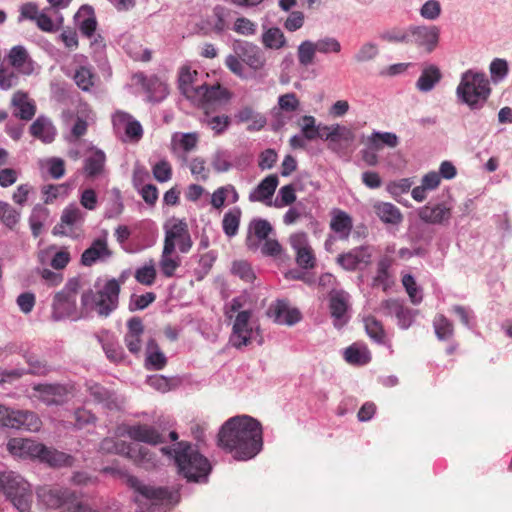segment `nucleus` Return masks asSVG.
Listing matches in <instances>:
<instances>
[{
    "label": "nucleus",
    "mask_w": 512,
    "mask_h": 512,
    "mask_svg": "<svg viewBox=\"0 0 512 512\" xmlns=\"http://www.w3.org/2000/svg\"><path fill=\"white\" fill-rule=\"evenodd\" d=\"M217 444L220 448H262V425L248 415L231 417L221 426Z\"/></svg>",
    "instance_id": "1"
},
{
    "label": "nucleus",
    "mask_w": 512,
    "mask_h": 512,
    "mask_svg": "<svg viewBox=\"0 0 512 512\" xmlns=\"http://www.w3.org/2000/svg\"><path fill=\"white\" fill-rule=\"evenodd\" d=\"M199 73L190 67L180 69L178 87L181 93L195 106L204 105L205 99L225 100L228 98V89L220 84L208 85L199 82Z\"/></svg>",
    "instance_id": "2"
},
{
    "label": "nucleus",
    "mask_w": 512,
    "mask_h": 512,
    "mask_svg": "<svg viewBox=\"0 0 512 512\" xmlns=\"http://www.w3.org/2000/svg\"><path fill=\"white\" fill-rule=\"evenodd\" d=\"M124 281L117 279L107 280L102 287L96 290L89 289L81 295V312L82 314L90 311H96L100 317H108L119 304V294L121 284Z\"/></svg>",
    "instance_id": "3"
},
{
    "label": "nucleus",
    "mask_w": 512,
    "mask_h": 512,
    "mask_svg": "<svg viewBox=\"0 0 512 512\" xmlns=\"http://www.w3.org/2000/svg\"><path fill=\"white\" fill-rule=\"evenodd\" d=\"M162 457L174 459L178 471L188 481L205 479L211 469L210 463L199 450H160Z\"/></svg>",
    "instance_id": "4"
},
{
    "label": "nucleus",
    "mask_w": 512,
    "mask_h": 512,
    "mask_svg": "<svg viewBox=\"0 0 512 512\" xmlns=\"http://www.w3.org/2000/svg\"><path fill=\"white\" fill-rule=\"evenodd\" d=\"M456 92L463 103L471 109H477L488 99L490 83L484 73L469 70L462 75Z\"/></svg>",
    "instance_id": "5"
},
{
    "label": "nucleus",
    "mask_w": 512,
    "mask_h": 512,
    "mask_svg": "<svg viewBox=\"0 0 512 512\" xmlns=\"http://www.w3.org/2000/svg\"><path fill=\"white\" fill-rule=\"evenodd\" d=\"M3 491L13 505L21 512L30 509L32 492L30 485L13 472L0 473V492Z\"/></svg>",
    "instance_id": "6"
},
{
    "label": "nucleus",
    "mask_w": 512,
    "mask_h": 512,
    "mask_svg": "<svg viewBox=\"0 0 512 512\" xmlns=\"http://www.w3.org/2000/svg\"><path fill=\"white\" fill-rule=\"evenodd\" d=\"M80 289V280L76 277L67 281L65 286L55 293L52 301V318L59 321L65 318H76V298Z\"/></svg>",
    "instance_id": "7"
},
{
    "label": "nucleus",
    "mask_w": 512,
    "mask_h": 512,
    "mask_svg": "<svg viewBox=\"0 0 512 512\" xmlns=\"http://www.w3.org/2000/svg\"><path fill=\"white\" fill-rule=\"evenodd\" d=\"M0 425L35 432L41 428L42 422L32 411L15 410L0 404Z\"/></svg>",
    "instance_id": "8"
},
{
    "label": "nucleus",
    "mask_w": 512,
    "mask_h": 512,
    "mask_svg": "<svg viewBox=\"0 0 512 512\" xmlns=\"http://www.w3.org/2000/svg\"><path fill=\"white\" fill-rule=\"evenodd\" d=\"M178 244L182 253H187L192 247V240L187 223L183 220H172L165 225L164 246L166 253H173Z\"/></svg>",
    "instance_id": "9"
},
{
    "label": "nucleus",
    "mask_w": 512,
    "mask_h": 512,
    "mask_svg": "<svg viewBox=\"0 0 512 512\" xmlns=\"http://www.w3.org/2000/svg\"><path fill=\"white\" fill-rule=\"evenodd\" d=\"M127 485L154 505L171 504L178 501V492L167 487H155L143 484L137 477L128 476Z\"/></svg>",
    "instance_id": "10"
},
{
    "label": "nucleus",
    "mask_w": 512,
    "mask_h": 512,
    "mask_svg": "<svg viewBox=\"0 0 512 512\" xmlns=\"http://www.w3.org/2000/svg\"><path fill=\"white\" fill-rule=\"evenodd\" d=\"M231 93L228 91V98L225 100L205 99L204 105H196L203 110L202 124L209 127L216 135L222 134L230 125V118L227 115H213L218 107L229 102Z\"/></svg>",
    "instance_id": "11"
},
{
    "label": "nucleus",
    "mask_w": 512,
    "mask_h": 512,
    "mask_svg": "<svg viewBox=\"0 0 512 512\" xmlns=\"http://www.w3.org/2000/svg\"><path fill=\"white\" fill-rule=\"evenodd\" d=\"M117 435L127 436L134 441L152 446L166 443L164 435L153 426L147 424H123L118 427Z\"/></svg>",
    "instance_id": "12"
},
{
    "label": "nucleus",
    "mask_w": 512,
    "mask_h": 512,
    "mask_svg": "<svg viewBox=\"0 0 512 512\" xmlns=\"http://www.w3.org/2000/svg\"><path fill=\"white\" fill-rule=\"evenodd\" d=\"M22 459L38 460L51 467L71 466L73 458L61 450H9Z\"/></svg>",
    "instance_id": "13"
},
{
    "label": "nucleus",
    "mask_w": 512,
    "mask_h": 512,
    "mask_svg": "<svg viewBox=\"0 0 512 512\" xmlns=\"http://www.w3.org/2000/svg\"><path fill=\"white\" fill-rule=\"evenodd\" d=\"M251 312L239 311L232 328L230 343L235 348H242L251 343L253 329L250 325Z\"/></svg>",
    "instance_id": "14"
},
{
    "label": "nucleus",
    "mask_w": 512,
    "mask_h": 512,
    "mask_svg": "<svg viewBox=\"0 0 512 512\" xmlns=\"http://www.w3.org/2000/svg\"><path fill=\"white\" fill-rule=\"evenodd\" d=\"M410 43L431 53L438 45L440 30L437 26H413L409 28Z\"/></svg>",
    "instance_id": "15"
},
{
    "label": "nucleus",
    "mask_w": 512,
    "mask_h": 512,
    "mask_svg": "<svg viewBox=\"0 0 512 512\" xmlns=\"http://www.w3.org/2000/svg\"><path fill=\"white\" fill-rule=\"evenodd\" d=\"M234 51L242 62L255 72L262 70L266 65L265 54L257 45L237 42Z\"/></svg>",
    "instance_id": "16"
},
{
    "label": "nucleus",
    "mask_w": 512,
    "mask_h": 512,
    "mask_svg": "<svg viewBox=\"0 0 512 512\" xmlns=\"http://www.w3.org/2000/svg\"><path fill=\"white\" fill-rule=\"evenodd\" d=\"M38 398L47 405H60L68 401L72 386L62 384H39L34 387Z\"/></svg>",
    "instance_id": "17"
},
{
    "label": "nucleus",
    "mask_w": 512,
    "mask_h": 512,
    "mask_svg": "<svg viewBox=\"0 0 512 512\" xmlns=\"http://www.w3.org/2000/svg\"><path fill=\"white\" fill-rule=\"evenodd\" d=\"M292 248L296 251V262L304 269H312L316 258L312 248L308 245L307 235L304 232L296 233L290 237Z\"/></svg>",
    "instance_id": "18"
},
{
    "label": "nucleus",
    "mask_w": 512,
    "mask_h": 512,
    "mask_svg": "<svg viewBox=\"0 0 512 512\" xmlns=\"http://www.w3.org/2000/svg\"><path fill=\"white\" fill-rule=\"evenodd\" d=\"M451 210V207L446 203L427 204L417 210V215L424 223L441 225L450 220Z\"/></svg>",
    "instance_id": "19"
},
{
    "label": "nucleus",
    "mask_w": 512,
    "mask_h": 512,
    "mask_svg": "<svg viewBox=\"0 0 512 512\" xmlns=\"http://www.w3.org/2000/svg\"><path fill=\"white\" fill-rule=\"evenodd\" d=\"M86 387L94 401L103 404L109 410H119L121 408L123 400L114 392L93 381L87 382Z\"/></svg>",
    "instance_id": "20"
},
{
    "label": "nucleus",
    "mask_w": 512,
    "mask_h": 512,
    "mask_svg": "<svg viewBox=\"0 0 512 512\" xmlns=\"http://www.w3.org/2000/svg\"><path fill=\"white\" fill-rule=\"evenodd\" d=\"M268 315L274 322L286 325H293L301 319L300 312L295 308H290L288 303L283 300H278L275 304L271 305Z\"/></svg>",
    "instance_id": "21"
},
{
    "label": "nucleus",
    "mask_w": 512,
    "mask_h": 512,
    "mask_svg": "<svg viewBox=\"0 0 512 512\" xmlns=\"http://www.w3.org/2000/svg\"><path fill=\"white\" fill-rule=\"evenodd\" d=\"M273 231V227L269 221L265 219H254L249 224V233L246 244L249 249L256 250L261 241L268 239L269 234Z\"/></svg>",
    "instance_id": "22"
},
{
    "label": "nucleus",
    "mask_w": 512,
    "mask_h": 512,
    "mask_svg": "<svg viewBox=\"0 0 512 512\" xmlns=\"http://www.w3.org/2000/svg\"><path fill=\"white\" fill-rule=\"evenodd\" d=\"M324 130L328 131L325 136V141L329 142L328 147L334 151L337 150L339 143H344L345 146H349L355 140V133L351 128L346 126L339 124L331 126L324 125Z\"/></svg>",
    "instance_id": "23"
},
{
    "label": "nucleus",
    "mask_w": 512,
    "mask_h": 512,
    "mask_svg": "<svg viewBox=\"0 0 512 512\" xmlns=\"http://www.w3.org/2000/svg\"><path fill=\"white\" fill-rule=\"evenodd\" d=\"M11 104L16 109L14 112L16 117L29 121L35 116L36 105L26 92H15L12 96Z\"/></svg>",
    "instance_id": "24"
},
{
    "label": "nucleus",
    "mask_w": 512,
    "mask_h": 512,
    "mask_svg": "<svg viewBox=\"0 0 512 512\" xmlns=\"http://www.w3.org/2000/svg\"><path fill=\"white\" fill-rule=\"evenodd\" d=\"M278 184H279V179L276 174L268 175L249 194V200L251 202H263V203L271 200Z\"/></svg>",
    "instance_id": "25"
},
{
    "label": "nucleus",
    "mask_w": 512,
    "mask_h": 512,
    "mask_svg": "<svg viewBox=\"0 0 512 512\" xmlns=\"http://www.w3.org/2000/svg\"><path fill=\"white\" fill-rule=\"evenodd\" d=\"M331 316L334 318V326L341 328L346 322L345 315L348 310V294L335 292L329 299Z\"/></svg>",
    "instance_id": "26"
},
{
    "label": "nucleus",
    "mask_w": 512,
    "mask_h": 512,
    "mask_svg": "<svg viewBox=\"0 0 512 512\" xmlns=\"http://www.w3.org/2000/svg\"><path fill=\"white\" fill-rule=\"evenodd\" d=\"M127 328L125 344L131 353L136 354L141 350V336L144 333L142 320L138 317L131 318L127 323Z\"/></svg>",
    "instance_id": "27"
},
{
    "label": "nucleus",
    "mask_w": 512,
    "mask_h": 512,
    "mask_svg": "<svg viewBox=\"0 0 512 512\" xmlns=\"http://www.w3.org/2000/svg\"><path fill=\"white\" fill-rule=\"evenodd\" d=\"M113 123L115 126L125 125V134L131 140L139 141L143 136L140 122L134 120L129 113L117 111L113 116Z\"/></svg>",
    "instance_id": "28"
},
{
    "label": "nucleus",
    "mask_w": 512,
    "mask_h": 512,
    "mask_svg": "<svg viewBox=\"0 0 512 512\" xmlns=\"http://www.w3.org/2000/svg\"><path fill=\"white\" fill-rule=\"evenodd\" d=\"M126 451V456L131 459L135 465L145 470L155 469L160 459L154 450H120Z\"/></svg>",
    "instance_id": "29"
},
{
    "label": "nucleus",
    "mask_w": 512,
    "mask_h": 512,
    "mask_svg": "<svg viewBox=\"0 0 512 512\" xmlns=\"http://www.w3.org/2000/svg\"><path fill=\"white\" fill-rule=\"evenodd\" d=\"M353 228L352 218L348 213L340 209L332 212L330 221V229L339 235L341 239H347Z\"/></svg>",
    "instance_id": "30"
},
{
    "label": "nucleus",
    "mask_w": 512,
    "mask_h": 512,
    "mask_svg": "<svg viewBox=\"0 0 512 512\" xmlns=\"http://www.w3.org/2000/svg\"><path fill=\"white\" fill-rule=\"evenodd\" d=\"M7 59L10 67L19 72L29 74L32 70L29 54L21 45L12 47L8 53Z\"/></svg>",
    "instance_id": "31"
},
{
    "label": "nucleus",
    "mask_w": 512,
    "mask_h": 512,
    "mask_svg": "<svg viewBox=\"0 0 512 512\" xmlns=\"http://www.w3.org/2000/svg\"><path fill=\"white\" fill-rule=\"evenodd\" d=\"M30 133L44 143H51L55 138L56 130L48 118L39 116L31 124Z\"/></svg>",
    "instance_id": "32"
},
{
    "label": "nucleus",
    "mask_w": 512,
    "mask_h": 512,
    "mask_svg": "<svg viewBox=\"0 0 512 512\" xmlns=\"http://www.w3.org/2000/svg\"><path fill=\"white\" fill-rule=\"evenodd\" d=\"M375 214L386 224L398 225L403 220L400 209L389 202H376L373 205Z\"/></svg>",
    "instance_id": "33"
},
{
    "label": "nucleus",
    "mask_w": 512,
    "mask_h": 512,
    "mask_svg": "<svg viewBox=\"0 0 512 512\" xmlns=\"http://www.w3.org/2000/svg\"><path fill=\"white\" fill-rule=\"evenodd\" d=\"M370 254L363 247L355 248L337 257V263L346 270H355L360 263H368Z\"/></svg>",
    "instance_id": "34"
},
{
    "label": "nucleus",
    "mask_w": 512,
    "mask_h": 512,
    "mask_svg": "<svg viewBox=\"0 0 512 512\" xmlns=\"http://www.w3.org/2000/svg\"><path fill=\"white\" fill-rule=\"evenodd\" d=\"M235 117L238 122L249 123L247 129L250 131H258L266 124L265 117L249 106L240 109Z\"/></svg>",
    "instance_id": "35"
},
{
    "label": "nucleus",
    "mask_w": 512,
    "mask_h": 512,
    "mask_svg": "<svg viewBox=\"0 0 512 512\" xmlns=\"http://www.w3.org/2000/svg\"><path fill=\"white\" fill-rule=\"evenodd\" d=\"M111 252L108 249L105 239H96L92 245L86 249L82 256L81 262L85 266H91L102 256H110Z\"/></svg>",
    "instance_id": "36"
},
{
    "label": "nucleus",
    "mask_w": 512,
    "mask_h": 512,
    "mask_svg": "<svg viewBox=\"0 0 512 512\" xmlns=\"http://www.w3.org/2000/svg\"><path fill=\"white\" fill-rule=\"evenodd\" d=\"M106 162V155L101 150L92 152L84 161V172L88 178H95L102 174Z\"/></svg>",
    "instance_id": "37"
},
{
    "label": "nucleus",
    "mask_w": 512,
    "mask_h": 512,
    "mask_svg": "<svg viewBox=\"0 0 512 512\" xmlns=\"http://www.w3.org/2000/svg\"><path fill=\"white\" fill-rule=\"evenodd\" d=\"M367 144L372 150H382L385 146L395 148L399 144L398 136L392 132H373L367 138Z\"/></svg>",
    "instance_id": "38"
},
{
    "label": "nucleus",
    "mask_w": 512,
    "mask_h": 512,
    "mask_svg": "<svg viewBox=\"0 0 512 512\" xmlns=\"http://www.w3.org/2000/svg\"><path fill=\"white\" fill-rule=\"evenodd\" d=\"M345 360L352 365H365L371 360V353L365 345L354 343L344 352Z\"/></svg>",
    "instance_id": "39"
},
{
    "label": "nucleus",
    "mask_w": 512,
    "mask_h": 512,
    "mask_svg": "<svg viewBox=\"0 0 512 512\" xmlns=\"http://www.w3.org/2000/svg\"><path fill=\"white\" fill-rule=\"evenodd\" d=\"M441 80V72L435 65L423 69L417 80L416 86L420 91L428 92L433 89L436 83Z\"/></svg>",
    "instance_id": "40"
},
{
    "label": "nucleus",
    "mask_w": 512,
    "mask_h": 512,
    "mask_svg": "<svg viewBox=\"0 0 512 512\" xmlns=\"http://www.w3.org/2000/svg\"><path fill=\"white\" fill-rule=\"evenodd\" d=\"M241 215L242 212L239 207H234L224 214L222 228L226 236L233 237L238 233Z\"/></svg>",
    "instance_id": "41"
},
{
    "label": "nucleus",
    "mask_w": 512,
    "mask_h": 512,
    "mask_svg": "<svg viewBox=\"0 0 512 512\" xmlns=\"http://www.w3.org/2000/svg\"><path fill=\"white\" fill-rule=\"evenodd\" d=\"M364 327L367 335L378 344H386V333L382 323L374 316L364 318Z\"/></svg>",
    "instance_id": "42"
},
{
    "label": "nucleus",
    "mask_w": 512,
    "mask_h": 512,
    "mask_svg": "<svg viewBox=\"0 0 512 512\" xmlns=\"http://www.w3.org/2000/svg\"><path fill=\"white\" fill-rule=\"evenodd\" d=\"M20 72L10 66L0 65V90H11L18 86Z\"/></svg>",
    "instance_id": "43"
},
{
    "label": "nucleus",
    "mask_w": 512,
    "mask_h": 512,
    "mask_svg": "<svg viewBox=\"0 0 512 512\" xmlns=\"http://www.w3.org/2000/svg\"><path fill=\"white\" fill-rule=\"evenodd\" d=\"M262 42L265 47L278 50L285 46L286 38L279 28L273 27L263 34Z\"/></svg>",
    "instance_id": "44"
},
{
    "label": "nucleus",
    "mask_w": 512,
    "mask_h": 512,
    "mask_svg": "<svg viewBox=\"0 0 512 512\" xmlns=\"http://www.w3.org/2000/svg\"><path fill=\"white\" fill-rule=\"evenodd\" d=\"M316 47L314 42L305 40L303 41L297 49V57L299 64L301 66L307 67L314 62V58L316 55Z\"/></svg>",
    "instance_id": "45"
},
{
    "label": "nucleus",
    "mask_w": 512,
    "mask_h": 512,
    "mask_svg": "<svg viewBox=\"0 0 512 512\" xmlns=\"http://www.w3.org/2000/svg\"><path fill=\"white\" fill-rule=\"evenodd\" d=\"M172 254L173 253H166L165 248H163L159 262L160 270L162 274L167 278L174 276L175 271L181 264L180 258L178 256L173 258Z\"/></svg>",
    "instance_id": "46"
},
{
    "label": "nucleus",
    "mask_w": 512,
    "mask_h": 512,
    "mask_svg": "<svg viewBox=\"0 0 512 512\" xmlns=\"http://www.w3.org/2000/svg\"><path fill=\"white\" fill-rule=\"evenodd\" d=\"M23 357L29 365V369L26 370L27 374L45 375L49 371L46 361L38 355L27 352Z\"/></svg>",
    "instance_id": "47"
},
{
    "label": "nucleus",
    "mask_w": 512,
    "mask_h": 512,
    "mask_svg": "<svg viewBox=\"0 0 512 512\" xmlns=\"http://www.w3.org/2000/svg\"><path fill=\"white\" fill-rule=\"evenodd\" d=\"M76 85L83 91H89L94 86L95 75L87 67L78 68L73 76Z\"/></svg>",
    "instance_id": "48"
},
{
    "label": "nucleus",
    "mask_w": 512,
    "mask_h": 512,
    "mask_svg": "<svg viewBox=\"0 0 512 512\" xmlns=\"http://www.w3.org/2000/svg\"><path fill=\"white\" fill-rule=\"evenodd\" d=\"M392 265V260L388 257L381 259L377 264V274L374 277V285L382 286L385 290L388 287V279L390 277L389 268Z\"/></svg>",
    "instance_id": "49"
},
{
    "label": "nucleus",
    "mask_w": 512,
    "mask_h": 512,
    "mask_svg": "<svg viewBox=\"0 0 512 512\" xmlns=\"http://www.w3.org/2000/svg\"><path fill=\"white\" fill-rule=\"evenodd\" d=\"M410 36L409 29L392 28L382 32L379 37L386 42L409 44L411 41Z\"/></svg>",
    "instance_id": "50"
},
{
    "label": "nucleus",
    "mask_w": 512,
    "mask_h": 512,
    "mask_svg": "<svg viewBox=\"0 0 512 512\" xmlns=\"http://www.w3.org/2000/svg\"><path fill=\"white\" fill-rule=\"evenodd\" d=\"M134 277L136 281L142 285H153L156 279V269L154 264L151 262L149 265L138 268L135 271Z\"/></svg>",
    "instance_id": "51"
},
{
    "label": "nucleus",
    "mask_w": 512,
    "mask_h": 512,
    "mask_svg": "<svg viewBox=\"0 0 512 512\" xmlns=\"http://www.w3.org/2000/svg\"><path fill=\"white\" fill-rule=\"evenodd\" d=\"M301 121V131L303 137L309 141L316 139L319 135V127L321 124L316 125V119L311 115L303 116Z\"/></svg>",
    "instance_id": "52"
},
{
    "label": "nucleus",
    "mask_w": 512,
    "mask_h": 512,
    "mask_svg": "<svg viewBox=\"0 0 512 512\" xmlns=\"http://www.w3.org/2000/svg\"><path fill=\"white\" fill-rule=\"evenodd\" d=\"M434 328L440 340L448 339L453 335V324L443 315H439L434 319Z\"/></svg>",
    "instance_id": "53"
},
{
    "label": "nucleus",
    "mask_w": 512,
    "mask_h": 512,
    "mask_svg": "<svg viewBox=\"0 0 512 512\" xmlns=\"http://www.w3.org/2000/svg\"><path fill=\"white\" fill-rule=\"evenodd\" d=\"M380 310L388 316L395 315L397 318H401L402 315L408 314V309L404 308L403 305L395 299H388L381 303Z\"/></svg>",
    "instance_id": "54"
},
{
    "label": "nucleus",
    "mask_w": 512,
    "mask_h": 512,
    "mask_svg": "<svg viewBox=\"0 0 512 512\" xmlns=\"http://www.w3.org/2000/svg\"><path fill=\"white\" fill-rule=\"evenodd\" d=\"M0 220L7 227L12 228L19 220V213L8 203L0 202Z\"/></svg>",
    "instance_id": "55"
},
{
    "label": "nucleus",
    "mask_w": 512,
    "mask_h": 512,
    "mask_svg": "<svg viewBox=\"0 0 512 512\" xmlns=\"http://www.w3.org/2000/svg\"><path fill=\"white\" fill-rule=\"evenodd\" d=\"M189 168L191 174L195 177L196 180L206 181L209 178L210 171L206 167L205 160L196 157L193 158L189 164Z\"/></svg>",
    "instance_id": "56"
},
{
    "label": "nucleus",
    "mask_w": 512,
    "mask_h": 512,
    "mask_svg": "<svg viewBox=\"0 0 512 512\" xmlns=\"http://www.w3.org/2000/svg\"><path fill=\"white\" fill-rule=\"evenodd\" d=\"M232 273L245 282H252L255 278L251 265L242 260L233 263Z\"/></svg>",
    "instance_id": "57"
},
{
    "label": "nucleus",
    "mask_w": 512,
    "mask_h": 512,
    "mask_svg": "<svg viewBox=\"0 0 512 512\" xmlns=\"http://www.w3.org/2000/svg\"><path fill=\"white\" fill-rule=\"evenodd\" d=\"M156 299V294L153 292H146L142 295H133L130 303V310H144Z\"/></svg>",
    "instance_id": "58"
},
{
    "label": "nucleus",
    "mask_w": 512,
    "mask_h": 512,
    "mask_svg": "<svg viewBox=\"0 0 512 512\" xmlns=\"http://www.w3.org/2000/svg\"><path fill=\"white\" fill-rule=\"evenodd\" d=\"M278 106L284 112H294L299 108L300 102L296 94L290 92L279 96Z\"/></svg>",
    "instance_id": "59"
},
{
    "label": "nucleus",
    "mask_w": 512,
    "mask_h": 512,
    "mask_svg": "<svg viewBox=\"0 0 512 512\" xmlns=\"http://www.w3.org/2000/svg\"><path fill=\"white\" fill-rule=\"evenodd\" d=\"M153 176L159 182H167L172 177V167L166 160H161L153 166Z\"/></svg>",
    "instance_id": "60"
},
{
    "label": "nucleus",
    "mask_w": 512,
    "mask_h": 512,
    "mask_svg": "<svg viewBox=\"0 0 512 512\" xmlns=\"http://www.w3.org/2000/svg\"><path fill=\"white\" fill-rule=\"evenodd\" d=\"M378 55V47L373 43H365L355 54L354 59L358 63L373 60Z\"/></svg>",
    "instance_id": "61"
},
{
    "label": "nucleus",
    "mask_w": 512,
    "mask_h": 512,
    "mask_svg": "<svg viewBox=\"0 0 512 512\" xmlns=\"http://www.w3.org/2000/svg\"><path fill=\"white\" fill-rule=\"evenodd\" d=\"M225 65L236 76L242 79L247 78L243 62L236 53L235 55L230 54L225 58Z\"/></svg>",
    "instance_id": "62"
},
{
    "label": "nucleus",
    "mask_w": 512,
    "mask_h": 512,
    "mask_svg": "<svg viewBox=\"0 0 512 512\" xmlns=\"http://www.w3.org/2000/svg\"><path fill=\"white\" fill-rule=\"evenodd\" d=\"M279 199H276V207H284L291 205L296 200L295 189L293 185H285L280 188L278 193Z\"/></svg>",
    "instance_id": "63"
},
{
    "label": "nucleus",
    "mask_w": 512,
    "mask_h": 512,
    "mask_svg": "<svg viewBox=\"0 0 512 512\" xmlns=\"http://www.w3.org/2000/svg\"><path fill=\"white\" fill-rule=\"evenodd\" d=\"M317 52L321 53H339L341 50V45L339 41L335 38L326 37L324 39H320L317 42H314Z\"/></svg>",
    "instance_id": "64"
}]
</instances>
